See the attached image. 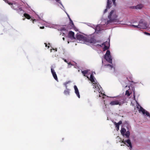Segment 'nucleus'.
Returning <instances> with one entry per match:
<instances>
[{"label": "nucleus", "mask_w": 150, "mask_h": 150, "mask_svg": "<svg viewBox=\"0 0 150 150\" xmlns=\"http://www.w3.org/2000/svg\"><path fill=\"white\" fill-rule=\"evenodd\" d=\"M45 46H46V47H47L48 48H49L50 45V44L48 43V45H47V44L46 43H45Z\"/></svg>", "instance_id": "bb28decb"}, {"label": "nucleus", "mask_w": 150, "mask_h": 150, "mask_svg": "<svg viewBox=\"0 0 150 150\" xmlns=\"http://www.w3.org/2000/svg\"><path fill=\"white\" fill-rule=\"evenodd\" d=\"M107 9H108V8H106V9H105V10H104V13H105V12H107Z\"/></svg>", "instance_id": "c9c22d12"}, {"label": "nucleus", "mask_w": 150, "mask_h": 150, "mask_svg": "<svg viewBox=\"0 0 150 150\" xmlns=\"http://www.w3.org/2000/svg\"><path fill=\"white\" fill-rule=\"evenodd\" d=\"M87 39L88 40L86 41V42H88L90 43L94 44L96 42V40L93 38H91L89 39L87 38Z\"/></svg>", "instance_id": "f8f14e48"}, {"label": "nucleus", "mask_w": 150, "mask_h": 150, "mask_svg": "<svg viewBox=\"0 0 150 150\" xmlns=\"http://www.w3.org/2000/svg\"><path fill=\"white\" fill-rule=\"evenodd\" d=\"M90 80L92 83L95 82L94 77L93 76V73L91 74Z\"/></svg>", "instance_id": "a211bd4d"}, {"label": "nucleus", "mask_w": 150, "mask_h": 150, "mask_svg": "<svg viewBox=\"0 0 150 150\" xmlns=\"http://www.w3.org/2000/svg\"><path fill=\"white\" fill-rule=\"evenodd\" d=\"M104 58L110 63H112V58L109 50H107L104 56Z\"/></svg>", "instance_id": "7ed1b4c3"}, {"label": "nucleus", "mask_w": 150, "mask_h": 150, "mask_svg": "<svg viewBox=\"0 0 150 150\" xmlns=\"http://www.w3.org/2000/svg\"><path fill=\"white\" fill-rule=\"evenodd\" d=\"M115 0H112V1L113 2V4L115 6H116V2H115Z\"/></svg>", "instance_id": "c756f323"}, {"label": "nucleus", "mask_w": 150, "mask_h": 150, "mask_svg": "<svg viewBox=\"0 0 150 150\" xmlns=\"http://www.w3.org/2000/svg\"><path fill=\"white\" fill-rule=\"evenodd\" d=\"M32 22L33 23H34V21H37V20H36V19H32Z\"/></svg>", "instance_id": "72a5a7b5"}, {"label": "nucleus", "mask_w": 150, "mask_h": 150, "mask_svg": "<svg viewBox=\"0 0 150 150\" xmlns=\"http://www.w3.org/2000/svg\"><path fill=\"white\" fill-rule=\"evenodd\" d=\"M93 88H99V86H100L98 83H96L95 82L93 83Z\"/></svg>", "instance_id": "6ab92c4d"}, {"label": "nucleus", "mask_w": 150, "mask_h": 150, "mask_svg": "<svg viewBox=\"0 0 150 150\" xmlns=\"http://www.w3.org/2000/svg\"><path fill=\"white\" fill-rule=\"evenodd\" d=\"M57 2L59 3L60 4L62 5L61 2L60 0H55Z\"/></svg>", "instance_id": "2f4dec72"}, {"label": "nucleus", "mask_w": 150, "mask_h": 150, "mask_svg": "<svg viewBox=\"0 0 150 150\" xmlns=\"http://www.w3.org/2000/svg\"><path fill=\"white\" fill-rule=\"evenodd\" d=\"M23 15H24V16L25 18H27L28 19H30L31 18L30 16L27 13H25Z\"/></svg>", "instance_id": "5701e85b"}, {"label": "nucleus", "mask_w": 150, "mask_h": 150, "mask_svg": "<svg viewBox=\"0 0 150 150\" xmlns=\"http://www.w3.org/2000/svg\"><path fill=\"white\" fill-rule=\"evenodd\" d=\"M98 45L100 47H102V45Z\"/></svg>", "instance_id": "a19ab883"}, {"label": "nucleus", "mask_w": 150, "mask_h": 150, "mask_svg": "<svg viewBox=\"0 0 150 150\" xmlns=\"http://www.w3.org/2000/svg\"><path fill=\"white\" fill-rule=\"evenodd\" d=\"M16 10H17L18 12L19 13L20 12L22 11V9L21 8L18 7V8H17V9Z\"/></svg>", "instance_id": "a878e982"}, {"label": "nucleus", "mask_w": 150, "mask_h": 150, "mask_svg": "<svg viewBox=\"0 0 150 150\" xmlns=\"http://www.w3.org/2000/svg\"><path fill=\"white\" fill-rule=\"evenodd\" d=\"M51 72L54 79L56 81L58 80V78L56 72L54 70L52 69H51Z\"/></svg>", "instance_id": "9b49d317"}, {"label": "nucleus", "mask_w": 150, "mask_h": 150, "mask_svg": "<svg viewBox=\"0 0 150 150\" xmlns=\"http://www.w3.org/2000/svg\"><path fill=\"white\" fill-rule=\"evenodd\" d=\"M64 93L65 95H69L70 94V90L69 89L67 88L64 90Z\"/></svg>", "instance_id": "f3484780"}, {"label": "nucleus", "mask_w": 150, "mask_h": 150, "mask_svg": "<svg viewBox=\"0 0 150 150\" xmlns=\"http://www.w3.org/2000/svg\"><path fill=\"white\" fill-rule=\"evenodd\" d=\"M64 29V28H63V30H66V29Z\"/></svg>", "instance_id": "79ce46f5"}, {"label": "nucleus", "mask_w": 150, "mask_h": 150, "mask_svg": "<svg viewBox=\"0 0 150 150\" xmlns=\"http://www.w3.org/2000/svg\"><path fill=\"white\" fill-rule=\"evenodd\" d=\"M74 33L72 31H70L69 33L68 36L69 38H71V39H74L75 38L74 36Z\"/></svg>", "instance_id": "9d476101"}, {"label": "nucleus", "mask_w": 150, "mask_h": 150, "mask_svg": "<svg viewBox=\"0 0 150 150\" xmlns=\"http://www.w3.org/2000/svg\"><path fill=\"white\" fill-rule=\"evenodd\" d=\"M74 88L75 93L76 95L79 98H80V95L79 93V91L78 88H77L76 86L75 85L74 86Z\"/></svg>", "instance_id": "4468645a"}, {"label": "nucleus", "mask_w": 150, "mask_h": 150, "mask_svg": "<svg viewBox=\"0 0 150 150\" xmlns=\"http://www.w3.org/2000/svg\"><path fill=\"white\" fill-rule=\"evenodd\" d=\"M102 45H104L103 50L104 51H105L106 50H107L109 48L110 46V43L109 42H108L107 41H106L102 43Z\"/></svg>", "instance_id": "6e6552de"}, {"label": "nucleus", "mask_w": 150, "mask_h": 150, "mask_svg": "<svg viewBox=\"0 0 150 150\" xmlns=\"http://www.w3.org/2000/svg\"><path fill=\"white\" fill-rule=\"evenodd\" d=\"M124 102L122 97H120L117 98V99L111 101L110 103V104L112 106L115 105H121L124 103Z\"/></svg>", "instance_id": "f03ea898"}, {"label": "nucleus", "mask_w": 150, "mask_h": 150, "mask_svg": "<svg viewBox=\"0 0 150 150\" xmlns=\"http://www.w3.org/2000/svg\"><path fill=\"white\" fill-rule=\"evenodd\" d=\"M112 2L110 0H107V5L106 6L107 8H110L111 7V5L112 4Z\"/></svg>", "instance_id": "2eb2a0df"}, {"label": "nucleus", "mask_w": 150, "mask_h": 150, "mask_svg": "<svg viewBox=\"0 0 150 150\" xmlns=\"http://www.w3.org/2000/svg\"><path fill=\"white\" fill-rule=\"evenodd\" d=\"M70 20V22L69 24L67 26V29H71L74 28V25L73 22V21L71 20L70 18H69Z\"/></svg>", "instance_id": "1a4fd4ad"}, {"label": "nucleus", "mask_w": 150, "mask_h": 150, "mask_svg": "<svg viewBox=\"0 0 150 150\" xmlns=\"http://www.w3.org/2000/svg\"><path fill=\"white\" fill-rule=\"evenodd\" d=\"M64 59V62H66L67 63L68 62H67V60L66 59Z\"/></svg>", "instance_id": "4c0bfd02"}, {"label": "nucleus", "mask_w": 150, "mask_h": 150, "mask_svg": "<svg viewBox=\"0 0 150 150\" xmlns=\"http://www.w3.org/2000/svg\"><path fill=\"white\" fill-rule=\"evenodd\" d=\"M146 115L148 116H149L150 117V115L148 111L146 112Z\"/></svg>", "instance_id": "cd10ccee"}, {"label": "nucleus", "mask_w": 150, "mask_h": 150, "mask_svg": "<svg viewBox=\"0 0 150 150\" xmlns=\"http://www.w3.org/2000/svg\"><path fill=\"white\" fill-rule=\"evenodd\" d=\"M67 63L69 65H71V62H67Z\"/></svg>", "instance_id": "58836bf2"}, {"label": "nucleus", "mask_w": 150, "mask_h": 150, "mask_svg": "<svg viewBox=\"0 0 150 150\" xmlns=\"http://www.w3.org/2000/svg\"><path fill=\"white\" fill-rule=\"evenodd\" d=\"M88 70H85L84 71H81V73L83 76H86V74L88 73Z\"/></svg>", "instance_id": "b1692460"}, {"label": "nucleus", "mask_w": 150, "mask_h": 150, "mask_svg": "<svg viewBox=\"0 0 150 150\" xmlns=\"http://www.w3.org/2000/svg\"><path fill=\"white\" fill-rule=\"evenodd\" d=\"M128 87L129 88V89L128 90H127L126 91L125 95L127 96V97L129 96H130V95L132 93V90L133 92L134 97L135 98V91L134 87H132V90H131L130 88V86H129Z\"/></svg>", "instance_id": "20e7f679"}, {"label": "nucleus", "mask_w": 150, "mask_h": 150, "mask_svg": "<svg viewBox=\"0 0 150 150\" xmlns=\"http://www.w3.org/2000/svg\"><path fill=\"white\" fill-rule=\"evenodd\" d=\"M130 135V133L129 131H128L126 132V133L125 134V136H126V137L127 138H129Z\"/></svg>", "instance_id": "4be33fe9"}, {"label": "nucleus", "mask_w": 150, "mask_h": 150, "mask_svg": "<svg viewBox=\"0 0 150 150\" xmlns=\"http://www.w3.org/2000/svg\"><path fill=\"white\" fill-rule=\"evenodd\" d=\"M121 134L123 136H125V134L126 131V129L124 128H122L121 130Z\"/></svg>", "instance_id": "aec40b11"}, {"label": "nucleus", "mask_w": 150, "mask_h": 150, "mask_svg": "<svg viewBox=\"0 0 150 150\" xmlns=\"http://www.w3.org/2000/svg\"><path fill=\"white\" fill-rule=\"evenodd\" d=\"M147 24L146 22H144L143 20H141L139 23V28L146 29L147 28Z\"/></svg>", "instance_id": "39448f33"}, {"label": "nucleus", "mask_w": 150, "mask_h": 150, "mask_svg": "<svg viewBox=\"0 0 150 150\" xmlns=\"http://www.w3.org/2000/svg\"><path fill=\"white\" fill-rule=\"evenodd\" d=\"M127 87V85H126V86H125V87Z\"/></svg>", "instance_id": "c03bdc74"}, {"label": "nucleus", "mask_w": 150, "mask_h": 150, "mask_svg": "<svg viewBox=\"0 0 150 150\" xmlns=\"http://www.w3.org/2000/svg\"><path fill=\"white\" fill-rule=\"evenodd\" d=\"M131 26L134 27L135 28H139L138 25H131Z\"/></svg>", "instance_id": "c85d7f7f"}, {"label": "nucleus", "mask_w": 150, "mask_h": 150, "mask_svg": "<svg viewBox=\"0 0 150 150\" xmlns=\"http://www.w3.org/2000/svg\"><path fill=\"white\" fill-rule=\"evenodd\" d=\"M105 66H109V67H110L111 68H112V66L110 64H107V65H105Z\"/></svg>", "instance_id": "7c9ffc66"}, {"label": "nucleus", "mask_w": 150, "mask_h": 150, "mask_svg": "<svg viewBox=\"0 0 150 150\" xmlns=\"http://www.w3.org/2000/svg\"><path fill=\"white\" fill-rule=\"evenodd\" d=\"M11 7L14 10H16L17 9L18 6V4H13Z\"/></svg>", "instance_id": "412c9836"}, {"label": "nucleus", "mask_w": 150, "mask_h": 150, "mask_svg": "<svg viewBox=\"0 0 150 150\" xmlns=\"http://www.w3.org/2000/svg\"><path fill=\"white\" fill-rule=\"evenodd\" d=\"M87 78L88 79H89V77H88V76H87Z\"/></svg>", "instance_id": "a18cd8bd"}, {"label": "nucleus", "mask_w": 150, "mask_h": 150, "mask_svg": "<svg viewBox=\"0 0 150 150\" xmlns=\"http://www.w3.org/2000/svg\"><path fill=\"white\" fill-rule=\"evenodd\" d=\"M44 26H42V27H40V28L41 29H43L44 28Z\"/></svg>", "instance_id": "f704fd0d"}, {"label": "nucleus", "mask_w": 150, "mask_h": 150, "mask_svg": "<svg viewBox=\"0 0 150 150\" xmlns=\"http://www.w3.org/2000/svg\"><path fill=\"white\" fill-rule=\"evenodd\" d=\"M63 40H64V38H63Z\"/></svg>", "instance_id": "37998d69"}, {"label": "nucleus", "mask_w": 150, "mask_h": 150, "mask_svg": "<svg viewBox=\"0 0 150 150\" xmlns=\"http://www.w3.org/2000/svg\"><path fill=\"white\" fill-rule=\"evenodd\" d=\"M53 50H55V51H57V48H56L55 49H53Z\"/></svg>", "instance_id": "ea45409f"}, {"label": "nucleus", "mask_w": 150, "mask_h": 150, "mask_svg": "<svg viewBox=\"0 0 150 150\" xmlns=\"http://www.w3.org/2000/svg\"><path fill=\"white\" fill-rule=\"evenodd\" d=\"M51 52H52V50H51Z\"/></svg>", "instance_id": "49530a36"}, {"label": "nucleus", "mask_w": 150, "mask_h": 150, "mask_svg": "<svg viewBox=\"0 0 150 150\" xmlns=\"http://www.w3.org/2000/svg\"><path fill=\"white\" fill-rule=\"evenodd\" d=\"M139 112H142L144 115L145 114H146V111L141 106H140V109H139Z\"/></svg>", "instance_id": "dca6fc26"}, {"label": "nucleus", "mask_w": 150, "mask_h": 150, "mask_svg": "<svg viewBox=\"0 0 150 150\" xmlns=\"http://www.w3.org/2000/svg\"><path fill=\"white\" fill-rule=\"evenodd\" d=\"M122 124V121H120L119 122L117 123L115 122H114V124L115 126V127L116 128V129L117 130H118L119 129V125L121 124Z\"/></svg>", "instance_id": "ddd939ff"}, {"label": "nucleus", "mask_w": 150, "mask_h": 150, "mask_svg": "<svg viewBox=\"0 0 150 150\" xmlns=\"http://www.w3.org/2000/svg\"><path fill=\"white\" fill-rule=\"evenodd\" d=\"M122 142L126 145L128 147H129L131 148H132V146L131 143L129 139H128L125 141H124V140H123L122 141Z\"/></svg>", "instance_id": "0eeeda50"}, {"label": "nucleus", "mask_w": 150, "mask_h": 150, "mask_svg": "<svg viewBox=\"0 0 150 150\" xmlns=\"http://www.w3.org/2000/svg\"><path fill=\"white\" fill-rule=\"evenodd\" d=\"M144 33L145 34H146V35H150V33H147L146 32H145Z\"/></svg>", "instance_id": "473e14b6"}, {"label": "nucleus", "mask_w": 150, "mask_h": 150, "mask_svg": "<svg viewBox=\"0 0 150 150\" xmlns=\"http://www.w3.org/2000/svg\"><path fill=\"white\" fill-rule=\"evenodd\" d=\"M114 12V10H112L108 16V18L109 20L107 21L108 24L114 23L116 21L117 16L115 14H113Z\"/></svg>", "instance_id": "f257e3e1"}, {"label": "nucleus", "mask_w": 150, "mask_h": 150, "mask_svg": "<svg viewBox=\"0 0 150 150\" xmlns=\"http://www.w3.org/2000/svg\"><path fill=\"white\" fill-rule=\"evenodd\" d=\"M76 39L79 40V41H83L84 42H86V41L88 40L87 38L83 35L80 34H77L76 35Z\"/></svg>", "instance_id": "423d86ee"}, {"label": "nucleus", "mask_w": 150, "mask_h": 150, "mask_svg": "<svg viewBox=\"0 0 150 150\" xmlns=\"http://www.w3.org/2000/svg\"><path fill=\"white\" fill-rule=\"evenodd\" d=\"M143 7V6L142 4H140L137 5L135 7L136 9H141Z\"/></svg>", "instance_id": "393cba45"}, {"label": "nucleus", "mask_w": 150, "mask_h": 150, "mask_svg": "<svg viewBox=\"0 0 150 150\" xmlns=\"http://www.w3.org/2000/svg\"><path fill=\"white\" fill-rule=\"evenodd\" d=\"M7 3H8V4L9 5H12H12H13V4H12V3H10V2H9V3H8V2H7Z\"/></svg>", "instance_id": "e433bc0d"}]
</instances>
